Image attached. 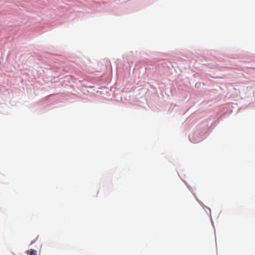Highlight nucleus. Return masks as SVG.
Wrapping results in <instances>:
<instances>
[{"mask_svg": "<svg viewBox=\"0 0 255 255\" xmlns=\"http://www.w3.org/2000/svg\"><path fill=\"white\" fill-rule=\"evenodd\" d=\"M26 253L29 255H37V251L34 250H30L26 251Z\"/></svg>", "mask_w": 255, "mask_h": 255, "instance_id": "obj_1", "label": "nucleus"}]
</instances>
